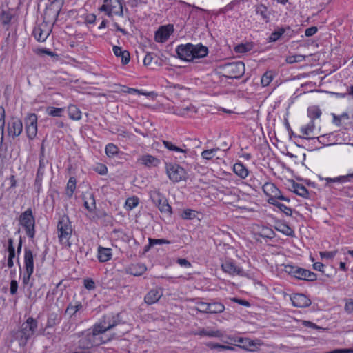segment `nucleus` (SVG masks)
<instances>
[{
	"instance_id": "nucleus-1",
	"label": "nucleus",
	"mask_w": 353,
	"mask_h": 353,
	"mask_svg": "<svg viewBox=\"0 0 353 353\" xmlns=\"http://www.w3.org/2000/svg\"><path fill=\"white\" fill-rule=\"evenodd\" d=\"M38 328V321L33 317H28L17 330L10 332V343L17 341L20 347L26 345L28 340L34 336Z\"/></svg>"
},
{
	"instance_id": "nucleus-2",
	"label": "nucleus",
	"mask_w": 353,
	"mask_h": 353,
	"mask_svg": "<svg viewBox=\"0 0 353 353\" xmlns=\"http://www.w3.org/2000/svg\"><path fill=\"white\" fill-rule=\"evenodd\" d=\"M110 341V338L103 339L99 334L92 327L82 334L78 341L77 346L70 350V353H88L89 350L94 346H99Z\"/></svg>"
},
{
	"instance_id": "nucleus-3",
	"label": "nucleus",
	"mask_w": 353,
	"mask_h": 353,
	"mask_svg": "<svg viewBox=\"0 0 353 353\" xmlns=\"http://www.w3.org/2000/svg\"><path fill=\"white\" fill-rule=\"evenodd\" d=\"M178 58L185 61H192L203 58L208 54V48L202 44L186 43L179 45L176 48Z\"/></svg>"
},
{
	"instance_id": "nucleus-4",
	"label": "nucleus",
	"mask_w": 353,
	"mask_h": 353,
	"mask_svg": "<svg viewBox=\"0 0 353 353\" xmlns=\"http://www.w3.org/2000/svg\"><path fill=\"white\" fill-rule=\"evenodd\" d=\"M121 323H123V321L121 313H110L103 316L102 319L98 323H95L92 327L100 336L101 334L105 333Z\"/></svg>"
},
{
	"instance_id": "nucleus-5",
	"label": "nucleus",
	"mask_w": 353,
	"mask_h": 353,
	"mask_svg": "<svg viewBox=\"0 0 353 353\" xmlns=\"http://www.w3.org/2000/svg\"><path fill=\"white\" fill-rule=\"evenodd\" d=\"M57 230L59 232L58 238L61 244L70 248L71 243L69 240L73 230L68 216L63 214L60 217L57 223Z\"/></svg>"
},
{
	"instance_id": "nucleus-6",
	"label": "nucleus",
	"mask_w": 353,
	"mask_h": 353,
	"mask_svg": "<svg viewBox=\"0 0 353 353\" xmlns=\"http://www.w3.org/2000/svg\"><path fill=\"white\" fill-rule=\"evenodd\" d=\"M19 224L24 228L26 235L33 239L35 236V218L32 208H28L19 218Z\"/></svg>"
},
{
	"instance_id": "nucleus-7",
	"label": "nucleus",
	"mask_w": 353,
	"mask_h": 353,
	"mask_svg": "<svg viewBox=\"0 0 353 353\" xmlns=\"http://www.w3.org/2000/svg\"><path fill=\"white\" fill-rule=\"evenodd\" d=\"M149 194L152 203L158 208L159 211L168 216H171L172 214V207L169 205L165 196L157 189L150 191Z\"/></svg>"
},
{
	"instance_id": "nucleus-8",
	"label": "nucleus",
	"mask_w": 353,
	"mask_h": 353,
	"mask_svg": "<svg viewBox=\"0 0 353 353\" xmlns=\"http://www.w3.org/2000/svg\"><path fill=\"white\" fill-rule=\"evenodd\" d=\"M165 171L169 179L173 183L186 181L188 179L185 170L176 163H165Z\"/></svg>"
},
{
	"instance_id": "nucleus-9",
	"label": "nucleus",
	"mask_w": 353,
	"mask_h": 353,
	"mask_svg": "<svg viewBox=\"0 0 353 353\" xmlns=\"http://www.w3.org/2000/svg\"><path fill=\"white\" fill-rule=\"evenodd\" d=\"M6 136L11 142L19 137L23 132V122L17 117H12L5 123Z\"/></svg>"
},
{
	"instance_id": "nucleus-10",
	"label": "nucleus",
	"mask_w": 353,
	"mask_h": 353,
	"mask_svg": "<svg viewBox=\"0 0 353 353\" xmlns=\"http://www.w3.org/2000/svg\"><path fill=\"white\" fill-rule=\"evenodd\" d=\"M245 70V64L241 61L228 63L223 66V76L230 79L241 78Z\"/></svg>"
},
{
	"instance_id": "nucleus-11",
	"label": "nucleus",
	"mask_w": 353,
	"mask_h": 353,
	"mask_svg": "<svg viewBox=\"0 0 353 353\" xmlns=\"http://www.w3.org/2000/svg\"><path fill=\"white\" fill-rule=\"evenodd\" d=\"M25 130L28 138L32 140L37 134V115L34 113H29L24 118Z\"/></svg>"
},
{
	"instance_id": "nucleus-12",
	"label": "nucleus",
	"mask_w": 353,
	"mask_h": 353,
	"mask_svg": "<svg viewBox=\"0 0 353 353\" xmlns=\"http://www.w3.org/2000/svg\"><path fill=\"white\" fill-rule=\"evenodd\" d=\"M221 268L224 272L232 276H243L245 274L243 268L237 265L234 261L231 259H226L221 264Z\"/></svg>"
},
{
	"instance_id": "nucleus-13",
	"label": "nucleus",
	"mask_w": 353,
	"mask_h": 353,
	"mask_svg": "<svg viewBox=\"0 0 353 353\" xmlns=\"http://www.w3.org/2000/svg\"><path fill=\"white\" fill-rule=\"evenodd\" d=\"M51 31L48 23L43 22L34 28L32 34L37 41L44 42L50 35Z\"/></svg>"
},
{
	"instance_id": "nucleus-14",
	"label": "nucleus",
	"mask_w": 353,
	"mask_h": 353,
	"mask_svg": "<svg viewBox=\"0 0 353 353\" xmlns=\"http://www.w3.org/2000/svg\"><path fill=\"white\" fill-rule=\"evenodd\" d=\"M173 32V25L162 26L155 32L154 39L158 43H164L169 39Z\"/></svg>"
},
{
	"instance_id": "nucleus-15",
	"label": "nucleus",
	"mask_w": 353,
	"mask_h": 353,
	"mask_svg": "<svg viewBox=\"0 0 353 353\" xmlns=\"http://www.w3.org/2000/svg\"><path fill=\"white\" fill-rule=\"evenodd\" d=\"M263 191L268 196V202L270 204L272 202L271 199L277 201L281 194L279 189L272 183H265L263 185Z\"/></svg>"
},
{
	"instance_id": "nucleus-16",
	"label": "nucleus",
	"mask_w": 353,
	"mask_h": 353,
	"mask_svg": "<svg viewBox=\"0 0 353 353\" xmlns=\"http://www.w3.org/2000/svg\"><path fill=\"white\" fill-rule=\"evenodd\" d=\"M290 299L293 306L296 307H307L312 303L311 300L303 294H292Z\"/></svg>"
},
{
	"instance_id": "nucleus-17",
	"label": "nucleus",
	"mask_w": 353,
	"mask_h": 353,
	"mask_svg": "<svg viewBox=\"0 0 353 353\" xmlns=\"http://www.w3.org/2000/svg\"><path fill=\"white\" fill-rule=\"evenodd\" d=\"M296 271V274L294 278L297 279L305 280L308 281H314L317 279L316 274L307 269L299 267Z\"/></svg>"
},
{
	"instance_id": "nucleus-18",
	"label": "nucleus",
	"mask_w": 353,
	"mask_h": 353,
	"mask_svg": "<svg viewBox=\"0 0 353 353\" xmlns=\"http://www.w3.org/2000/svg\"><path fill=\"white\" fill-rule=\"evenodd\" d=\"M162 296L163 292L161 288H153L146 294L144 301L148 305H152L157 303Z\"/></svg>"
},
{
	"instance_id": "nucleus-19",
	"label": "nucleus",
	"mask_w": 353,
	"mask_h": 353,
	"mask_svg": "<svg viewBox=\"0 0 353 353\" xmlns=\"http://www.w3.org/2000/svg\"><path fill=\"white\" fill-rule=\"evenodd\" d=\"M5 109L3 106H0V151L3 148L7 150V145L3 143L5 137Z\"/></svg>"
},
{
	"instance_id": "nucleus-20",
	"label": "nucleus",
	"mask_w": 353,
	"mask_h": 353,
	"mask_svg": "<svg viewBox=\"0 0 353 353\" xmlns=\"http://www.w3.org/2000/svg\"><path fill=\"white\" fill-rule=\"evenodd\" d=\"M137 161L148 168L157 167L160 163L158 158L149 154L142 155Z\"/></svg>"
},
{
	"instance_id": "nucleus-21",
	"label": "nucleus",
	"mask_w": 353,
	"mask_h": 353,
	"mask_svg": "<svg viewBox=\"0 0 353 353\" xmlns=\"http://www.w3.org/2000/svg\"><path fill=\"white\" fill-rule=\"evenodd\" d=\"M291 190L304 199H309L310 197V194L307 189L302 184L297 183L294 181H292Z\"/></svg>"
},
{
	"instance_id": "nucleus-22",
	"label": "nucleus",
	"mask_w": 353,
	"mask_h": 353,
	"mask_svg": "<svg viewBox=\"0 0 353 353\" xmlns=\"http://www.w3.org/2000/svg\"><path fill=\"white\" fill-rule=\"evenodd\" d=\"M24 266L25 270L34 271V255L32 251L26 248L24 249Z\"/></svg>"
},
{
	"instance_id": "nucleus-23",
	"label": "nucleus",
	"mask_w": 353,
	"mask_h": 353,
	"mask_svg": "<svg viewBox=\"0 0 353 353\" xmlns=\"http://www.w3.org/2000/svg\"><path fill=\"white\" fill-rule=\"evenodd\" d=\"M114 55L117 57H121V63L123 65H126L129 63L130 59V53L127 50H123L121 47L114 46L112 48Z\"/></svg>"
},
{
	"instance_id": "nucleus-24",
	"label": "nucleus",
	"mask_w": 353,
	"mask_h": 353,
	"mask_svg": "<svg viewBox=\"0 0 353 353\" xmlns=\"http://www.w3.org/2000/svg\"><path fill=\"white\" fill-rule=\"evenodd\" d=\"M108 6H110V12L112 14L122 17L123 15V9L121 1L108 0Z\"/></svg>"
},
{
	"instance_id": "nucleus-25",
	"label": "nucleus",
	"mask_w": 353,
	"mask_h": 353,
	"mask_svg": "<svg viewBox=\"0 0 353 353\" xmlns=\"http://www.w3.org/2000/svg\"><path fill=\"white\" fill-rule=\"evenodd\" d=\"M61 321L60 314L52 312L48 314L46 328H51L58 325Z\"/></svg>"
},
{
	"instance_id": "nucleus-26",
	"label": "nucleus",
	"mask_w": 353,
	"mask_h": 353,
	"mask_svg": "<svg viewBox=\"0 0 353 353\" xmlns=\"http://www.w3.org/2000/svg\"><path fill=\"white\" fill-rule=\"evenodd\" d=\"M112 256V249L105 248L101 246L98 248L97 257L100 262H107L111 259Z\"/></svg>"
},
{
	"instance_id": "nucleus-27",
	"label": "nucleus",
	"mask_w": 353,
	"mask_h": 353,
	"mask_svg": "<svg viewBox=\"0 0 353 353\" xmlns=\"http://www.w3.org/2000/svg\"><path fill=\"white\" fill-rule=\"evenodd\" d=\"M255 12L256 14H259L265 23L270 22V12L268 7L263 4L255 6Z\"/></svg>"
},
{
	"instance_id": "nucleus-28",
	"label": "nucleus",
	"mask_w": 353,
	"mask_h": 353,
	"mask_svg": "<svg viewBox=\"0 0 353 353\" xmlns=\"http://www.w3.org/2000/svg\"><path fill=\"white\" fill-rule=\"evenodd\" d=\"M233 171L242 179H245L249 174L248 170L241 162L234 163L233 165Z\"/></svg>"
},
{
	"instance_id": "nucleus-29",
	"label": "nucleus",
	"mask_w": 353,
	"mask_h": 353,
	"mask_svg": "<svg viewBox=\"0 0 353 353\" xmlns=\"http://www.w3.org/2000/svg\"><path fill=\"white\" fill-rule=\"evenodd\" d=\"M353 179V172L350 174H347V175L339 176L334 178L327 177L325 180L327 182V185L330 183H345L347 181H350Z\"/></svg>"
},
{
	"instance_id": "nucleus-30",
	"label": "nucleus",
	"mask_w": 353,
	"mask_h": 353,
	"mask_svg": "<svg viewBox=\"0 0 353 353\" xmlns=\"http://www.w3.org/2000/svg\"><path fill=\"white\" fill-rule=\"evenodd\" d=\"M68 116L70 119L79 121L81 119V110L74 105H70L68 107Z\"/></svg>"
},
{
	"instance_id": "nucleus-31",
	"label": "nucleus",
	"mask_w": 353,
	"mask_h": 353,
	"mask_svg": "<svg viewBox=\"0 0 353 353\" xmlns=\"http://www.w3.org/2000/svg\"><path fill=\"white\" fill-rule=\"evenodd\" d=\"M77 180L74 176H70L66 186L65 194L68 198L70 199L72 197L73 194L76 190Z\"/></svg>"
},
{
	"instance_id": "nucleus-32",
	"label": "nucleus",
	"mask_w": 353,
	"mask_h": 353,
	"mask_svg": "<svg viewBox=\"0 0 353 353\" xmlns=\"http://www.w3.org/2000/svg\"><path fill=\"white\" fill-rule=\"evenodd\" d=\"M276 230L288 236H294V230L286 223H279L275 227Z\"/></svg>"
},
{
	"instance_id": "nucleus-33",
	"label": "nucleus",
	"mask_w": 353,
	"mask_h": 353,
	"mask_svg": "<svg viewBox=\"0 0 353 353\" xmlns=\"http://www.w3.org/2000/svg\"><path fill=\"white\" fill-rule=\"evenodd\" d=\"M83 307V305L81 302H76L74 305L72 303H70L65 310V314H68L70 317H72L76 314V313L79 311Z\"/></svg>"
},
{
	"instance_id": "nucleus-34",
	"label": "nucleus",
	"mask_w": 353,
	"mask_h": 353,
	"mask_svg": "<svg viewBox=\"0 0 353 353\" xmlns=\"http://www.w3.org/2000/svg\"><path fill=\"white\" fill-rule=\"evenodd\" d=\"M321 114V110L316 105L310 106L307 108V116L312 121H314V119L319 118Z\"/></svg>"
},
{
	"instance_id": "nucleus-35",
	"label": "nucleus",
	"mask_w": 353,
	"mask_h": 353,
	"mask_svg": "<svg viewBox=\"0 0 353 353\" xmlns=\"http://www.w3.org/2000/svg\"><path fill=\"white\" fill-rule=\"evenodd\" d=\"M271 205H273L274 206L276 207L278 209H279L282 212L285 214L287 216H292V209L291 208H289L286 206L285 205L279 202L278 201H274L271 199Z\"/></svg>"
},
{
	"instance_id": "nucleus-36",
	"label": "nucleus",
	"mask_w": 353,
	"mask_h": 353,
	"mask_svg": "<svg viewBox=\"0 0 353 353\" xmlns=\"http://www.w3.org/2000/svg\"><path fill=\"white\" fill-rule=\"evenodd\" d=\"M210 309L209 314L222 313L225 310V306L220 302H212L210 303Z\"/></svg>"
},
{
	"instance_id": "nucleus-37",
	"label": "nucleus",
	"mask_w": 353,
	"mask_h": 353,
	"mask_svg": "<svg viewBox=\"0 0 353 353\" xmlns=\"http://www.w3.org/2000/svg\"><path fill=\"white\" fill-rule=\"evenodd\" d=\"M33 52L38 56L42 57L44 54H46L48 56H50V57H58V55L56 52H52L48 48H34L33 49Z\"/></svg>"
},
{
	"instance_id": "nucleus-38",
	"label": "nucleus",
	"mask_w": 353,
	"mask_h": 353,
	"mask_svg": "<svg viewBox=\"0 0 353 353\" xmlns=\"http://www.w3.org/2000/svg\"><path fill=\"white\" fill-rule=\"evenodd\" d=\"M163 144L165 148L170 151H174L178 153H181L183 154V157L185 156L186 150L181 148L179 147L176 146L172 142L169 141H163Z\"/></svg>"
},
{
	"instance_id": "nucleus-39",
	"label": "nucleus",
	"mask_w": 353,
	"mask_h": 353,
	"mask_svg": "<svg viewBox=\"0 0 353 353\" xmlns=\"http://www.w3.org/2000/svg\"><path fill=\"white\" fill-rule=\"evenodd\" d=\"M315 129L314 121L310 120V121L306 125L301 128V132L303 135L308 137L310 134L314 132Z\"/></svg>"
},
{
	"instance_id": "nucleus-40",
	"label": "nucleus",
	"mask_w": 353,
	"mask_h": 353,
	"mask_svg": "<svg viewBox=\"0 0 353 353\" xmlns=\"http://www.w3.org/2000/svg\"><path fill=\"white\" fill-rule=\"evenodd\" d=\"M274 77V72L271 70L266 71L262 76L261 83L263 87L268 86Z\"/></svg>"
},
{
	"instance_id": "nucleus-41",
	"label": "nucleus",
	"mask_w": 353,
	"mask_h": 353,
	"mask_svg": "<svg viewBox=\"0 0 353 353\" xmlns=\"http://www.w3.org/2000/svg\"><path fill=\"white\" fill-rule=\"evenodd\" d=\"M105 152L108 157H113L118 154L119 149L116 145L113 143H108L105 148Z\"/></svg>"
},
{
	"instance_id": "nucleus-42",
	"label": "nucleus",
	"mask_w": 353,
	"mask_h": 353,
	"mask_svg": "<svg viewBox=\"0 0 353 353\" xmlns=\"http://www.w3.org/2000/svg\"><path fill=\"white\" fill-rule=\"evenodd\" d=\"M64 109L62 108L48 107L46 109V113L49 116L54 117H61L63 115Z\"/></svg>"
},
{
	"instance_id": "nucleus-43",
	"label": "nucleus",
	"mask_w": 353,
	"mask_h": 353,
	"mask_svg": "<svg viewBox=\"0 0 353 353\" xmlns=\"http://www.w3.org/2000/svg\"><path fill=\"white\" fill-rule=\"evenodd\" d=\"M252 44L251 43H241L234 47V51L236 53H245L252 49Z\"/></svg>"
},
{
	"instance_id": "nucleus-44",
	"label": "nucleus",
	"mask_w": 353,
	"mask_h": 353,
	"mask_svg": "<svg viewBox=\"0 0 353 353\" xmlns=\"http://www.w3.org/2000/svg\"><path fill=\"white\" fill-rule=\"evenodd\" d=\"M139 202V199L137 196L128 198L125 201V207L127 210H131L138 205Z\"/></svg>"
},
{
	"instance_id": "nucleus-45",
	"label": "nucleus",
	"mask_w": 353,
	"mask_h": 353,
	"mask_svg": "<svg viewBox=\"0 0 353 353\" xmlns=\"http://www.w3.org/2000/svg\"><path fill=\"white\" fill-rule=\"evenodd\" d=\"M283 34H285V31L283 29V27L277 28L276 30L272 32V34L269 37V42L276 41L282 35H283Z\"/></svg>"
},
{
	"instance_id": "nucleus-46",
	"label": "nucleus",
	"mask_w": 353,
	"mask_h": 353,
	"mask_svg": "<svg viewBox=\"0 0 353 353\" xmlns=\"http://www.w3.org/2000/svg\"><path fill=\"white\" fill-rule=\"evenodd\" d=\"M305 59V56L302 54H294L290 55L286 57V62L290 64H292L294 63H299L304 61Z\"/></svg>"
},
{
	"instance_id": "nucleus-47",
	"label": "nucleus",
	"mask_w": 353,
	"mask_h": 353,
	"mask_svg": "<svg viewBox=\"0 0 353 353\" xmlns=\"http://www.w3.org/2000/svg\"><path fill=\"white\" fill-rule=\"evenodd\" d=\"M12 18V15L9 11L3 10L0 17V22L3 25H8L10 23Z\"/></svg>"
},
{
	"instance_id": "nucleus-48",
	"label": "nucleus",
	"mask_w": 353,
	"mask_h": 353,
	"mask_svg": "<svg viewBox=\"0 0 353 353\" xmlns=\"http://www.w3.org/2000/svg\"><path fill=\"white\" fill-rule=\"evenodd\" d=\"M8 257L9 259H14L16 255L15 248L14 247V241L12 239L10 238L8 240Z\"/></svg>"
},
{
	"instance_id": "nucleus-49",
	"label": "nucleus",
	"mask_w": 353,
	"mask_h": 353,
	"mask_svg": "<svg viewBox=\"0 0 353 353\" xmlns=\"http://www.w3.org/2000/svg\"><path fill=\"white\" fill-rule=\"evenodd\" d=\"M219 150V148H212L210 150H205L201 152V157L206 160H211L214 156V153Z\"/></svg>"
},
{
	"instance_id": "nucleus-50",
	"label": "nucleus",
	"mask_w": 353,
	"mask_h": 353,
	"mask_svg": "<svg viewBox=\"0 0 353 353\" xmlns=\"http://www.w3.org/2000/svg\"><path fill=\"white\" fill-rule=\"evenodd\" d=\"M198 334L201 336H209V337H218L220 336V333L219 331H214V330L208 331L205 329H202V330H199V332H198Z\"/></svg>"
},
{
	"instance_id": "nucleus-51",
	"label": "nucleus",
	"mask_w": 353,
	"mask_h": 353,
	"mask_svg": "<svg viewBox=\"0 0 353 353\" xmlns=\"http://www.w3.org/2000/svg\"><path fill=\"white\" fill-rule=\"evenodd\" d=\"M181 218L185 220H192L196 218V211L187 209L185 210L181 214Z\"/></svg>"
},
{
	"instance_id": "nucleus-52",
	"label": "nucleus",
	"mask_w": 353,
	"mask_h": 353,
	"mask_svg": "<svg viewBox=\"0 0 353 353\" xmlns=\"http://www.w3.org/2000/svg\"><path fill=\"white\" fill-rule=\"evenodd\" d=\"M310 140H313L315 142H318L319 143L324 145V146H327V145H330V143H329V140H328V138L327 137V136L325 134V135H321V136H319V137H310Z\"/></svg>"
},
{
	"instance_id": "nucleus-53",
	"label": "nucleus",
	"mask_w": 353,
	"mask_h": 353,
	"mask_svg": "<svg viewBox=\"0 0 353 353\" xmlns=\"http://www.w3.org/2000/svg\"><path fill=\"white\" fill-rule=\"evenodd\" d=\"M148 242H150V245L154 246L156 245L170 244L171 242L165 239H152L149 238Z\"/></svg>"
},
{
	"instance_id": "nucleus-54",
	"label": "nucleus",
	"mask_w": 353,
	"mask_h": 353,
	"mask_svg": "<svg viewBox=\"0 0 353 353\" xmlns=\"http://www.w3.org/2000/svg\"><path fill=\"white\" fill-rule=\"evenodd\" d=\"M261 232V236L263 238L272 239L275 236L274 230L270 228H263Z\"/></svg>"
},
{
	"instance_id": "nucleus-55",
	"label": "nucleus",
	"mask_w": 353,
	"mask_h": 353,
	"mask_svg": "<svg viewBox=\"0 0 353 353\" xmlns=\"http://www.w3.org/2000/svg\"><path fill=\"white\" fill-rule=\"evenodd\" d=\"M298 268L299 266L288 264L284 266V271L288 274L292 276L293 277H295V275L296 274V270L298 269Z\"/></svg>"
},
{
	"instance_id": "nucleus-56",
	"label": "nucleus",
	"mask_w": 353,
	"mask_h": 353,
	"mask_svg": "<svg viewBox=\"0 0 353 353\" xmlns=\"http://www.w3.org/2000/svg\"><path fill=\"white\" fill-rule=\"evenodd\" d=\"M199 308L198 310L202 313H210V303L199 302L197 303Z\"/></svg>"
},
{
	"instance_id": "nucleus-57",
	"label": "nucleus",
	"mask_w": 353,
	"mask_h": 353,
	"mask_svg": "<svg viewBox=\"0 0 353 353\" xmlns=\"http://www.w3.org/2000/svg\"><path fill=\"white\" fill-rule=\"evenodd\" d=\"M344 310L347 314L353 313V299H345V305L344 306Z\"/></svg>"
},
{
	"instance_id": "nucleus-58",
	"label": "nucleus",
	"mask_w": 353,
	"mask_h": 353,
	"mask_svg": "<svg viewBox=\"0 0 353 353\" xmlns=\"http://www.w3.org/2000/svg\"><path fill=\"white\" fill-rule=\"evenodd\" d=\"M83 283L84 287L88 290H93L96 288L95 283L92 279L88 278L84 279Z\"/></svg>"
},
{
	"instance_id": "nucleus-59",
	"label": "nucleus",
	"mask_w": 353,
	"mask_h": 353,
	"mask_svg": "<svg viewBox=\"0 0 353 353\" xmlns=\"http://www.w3.org/2000/svg\"><path fill=\"white\" fill-rule=\"evenodd\" d=\"M238 4H239V1L234 0L228 5H226L224 8H223L221 9V12L225 14L228 11L232 10L234 8V6H236Z\"/></svg>"
},
{
	"instance_id": "nucleus-60",
	"label": "nucleus",
	"mask_w": 353,
	"mask_h": 353,
	"mask_svg": "<svg viewBox=\"0 0 353 353\" xmlns=\"http://www.w3.org/2000/svg\"><path fill=\"white\" fill-rule=\"evenodd\" d=\"M90 199L91 200L90 204L88 203V201H85L84 202V207L89 211V212H93L94 210L96 208V203L95 200L92 196L90 197Z\"/></svg>"
},
{
	"instance_id": "nucleus-61",
	"label": "nucleus",
	"mask_w": 353,
	"mask_h": 353,
	"mask_svg": "<svg viewBox=\"0 0 353 353\" xmlns=\"http://www.w3.org/2000/svg\"><path fill=\"white\" fill-rule=\"evenodd\" d=\"M46 168V162L41 161H39V168L37 169L36 176L43 177Z\"/></svg>"
},
{
	"instance_id": "nucleus-62",
	"label": "nucleus",
	"mask_w": 353,
	"mask_h": 353,
	"mask_svg": "<svg viewBox=\"0 0 353 353\" xmlns=\"http://www.w3.org/2000/svg\"><path fill=\"white\" fill-rule=\"evenodd\" d=\"M336 254V251H325V252H321L320 256L322 259H333Z\"/></svg>"
},
{
	"instance_id": "nucleus-63",
	"label": "nucleus",
	"mask_w": 353,
	"mask_h": 353,
	"mask_svg": "<svg viewBox=\"0 0 353 353\" xmlns=\"http://www.w3.org/2000/svg\"><path fill=\"white\" fill-rule=\"evenodd\" d=\"M231 301L247 307H249L251 305L250 302H248V301L245 299H239L237 297L231 298Z\"/></svg>"
},
{
	"instance_id": "nucleus-64",
	"label": "nucleus",
	"mask_w": 353,
	"mask_h": 353,
	"mask_svg": "<svg viewBox=\"0 0 353 353\" xmlns=\"http://www.w3.org/2000/svg\"><path fill=\"white\" fill-rule=\"evenodd\" d=\"M94 170L99 174L104 175L108 172V168L104 164H99L94 169Z\"/></svg>"
}]
</instances>
